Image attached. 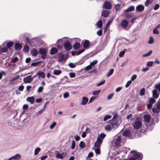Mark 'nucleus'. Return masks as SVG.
Masks as SVG:
<instances>
[{"label":"nucleus","instance_id":"f257e3e1","mask_svg":"<svg viewBox=\"0 0 160 160\" xmlns=\"http://www.w3.org/2000/svg\"><path fill=\"white\" fill-rule=\"evenodd\" d=\"M125 141V139L123 138V137L120 136H118L115 137L114 142L116 146L118 147L123 145Z\"/></svg>","mask_w":160,"mask_h":160},{"label":"nucleus","instance_id":"f03ea898","mask_svg":"<svg viewBox=\"0 0 160 160\" xmlns=\"http://www.w3.org/2000/svg\"><path fill=\"white\" fill-rule=\"evenodd\" d=\"M131 153H133V157L129 158V160H141L142 158V155L140 152H138L135 150H132Z\"/></svg>","mask_w":160,"mask_h":160},{"label":"nucleus","instance_id":"7ed1b4c3","mask_svg":"<svg viewBox=\"0 0 160 160\" xmlns=\"http://www.w3.org/2000/svg\"><path fill=\"white\" fill-rule=\"evenodd\" d=\"M48 51L47 48H40L39 49V53L41 55L42 58L45 59L46 58V54Z\"/></svg>","mask_w":160,"mask_h":160},{"label":"nucleus","instance_id":"20e7f679","mask_svg":"<svg viewBox=\"0 0 160 160\" xmlns=\"http://www.w3.org/2000/svg\"><path fill=\"white\" fill-rule=\"evenodd\" d=\"M116 123L114 122H109V124L108 125L105 127V130L108 131H111L112 129L116 127H118Z\"/></svg>","mask_w":160,"mask_h":160},{"label":"nucleus","instance_id":"39448f33","mask_svg":"<svg viewBox=\"0 0 160 160\" xmlns=\"http://www.w3.org/2000/svg\"><path fill=\"white\" fill-rule=\"evenodd\" d=\"M67 153L66 152H63L60 153L58 151H57L56 152L55 157L58 159H62L67 155Z\"/></svg>","mask_w":160,"mask_h":160},{"label":"nucleus","instance_id":"423d86ee","mask_svg":"<svg viewBox=\"0 0 160 160\" xmlns=\"http://www.w3.org/2000/svg\"><path fill=\"white\" fill-rule=\"evenodd\" d=\"M141 122L139 120H136L133 123V126L134 128L135 129H138L142 126Z\"/></svg>","mask_w":160,"mask_h":160},{"label":"nucleus","instance_id":"0eeeda50","mask_svg":"<svg viewBox=\"0 0 160 160\" xmlns=\"http://www.w3.org/2000/svg\"><path fill=\"white\" fill-rule=\"evenodd\" d=\"M102 139L100 138L99 137H98L97 138V140L94 143V147L95 148H98L102 143Z\"/></svg>","mask_w":160,"mask_h":160},{"label":"nucleus","instance_id":"6e6552de","mask_svg":"<svg viewBox=\"0 0 160 160\" xmlns=\"http://www.w3.org/2000/svg\"><path fill=\"white\" fill-rule=\"evenodd\" d=\"M64 45L65 49L67 50H70L72 48V46L71 43L68 41H67L64 42Z\"/></svg>","mask_w":160,"mask_h":160},{"label":"nucleus","instance_id":"1a4fd4ad","mask_svg":"<svg viewBox=\"0 0 160 160\" xmlns=\"http://www.w3.org/2000/svg\"><path fill=\"white\" fill-rule=\"evenodd\" d=\"M21 158V156L19 154H17L15 155L8 158V160H11L12 159L13 160H19Z\"/></svg>","mask_w":160,"mask_h":160},{"label":"nucleus","instance_id":"9d476101","mask_svg":"<svg viewBox=\"0 0 160 160\" xmlns=\"http://www.w3.org/2000/svg\"><path fill=\"white\" fill-rule=\"evenodd\" d=\"M82 45L83 48L85 49L88 48L89 45V41L87 40H85L82 41Z\"/></svg>","mask_w":160,"mask_h":160},{"label":"nucleus","instance_id":"9b49d317","mask_svg":"<svg viewBox=\"0 0 160 160\" xmlns=\"http://www.w3.org/2000/svg\"><path fill=\"white\" fill-rule=\"evenodd\" d=\"M31 76H28L23 79V82L25 83H30L32 81V78H31Z\"/></svg>","mask_w":160,"mask_h":160},{"label":"nucleus","instance_id":"f8f14e48","mask_svg":"<svg viewBox=\"0 0 160 160\" xmlns=\"http://www.w3.org/2000/svg\"><path fill=\"white\" fill-rule=\"evenodd\" d=\"M128 25V22L126 20H123L121 21V26L123 29L126 28Z\"/></svg>","mask_w":160,"mask_h":160},{"label":"nucleus","instance_id":"ddd939ff","mask_svg":"<svg viewBox=\"0 0 160 160\" xmlns=\"http://www.w3.org/2000/svg\"><path fill=\"white\" fill-rule=\"evenodd\" d=\"M144 8V6L142 4L139 5L136 7V10L140 12L143 11Z\"/></svg>","mask_w":160,"mask_h":160},{"label":"nucleus","instance_id":"4468645a","mask_svg":"<svg viewBox=\"0 0 160 160\" xmlns=\"http://www.w3.org/2000/svg\"><path fill=\"white\" fill-rule=\"evenodd\" d=\"M104 7L108 9H109L111 8V3L108 2H105L104 4Z\"/></svg>","mask_w":160,"mask_h":160},{"label":"nucleus","instance_id":"2eb2a0df","mask_svg":"<svg viewBox=\"0 0 160 160\" xmlns=\"http://www.w3.org/2000/svg\"><path fill=\"white\" fill-rule=\"evenodd\" d=\"M37 75L39 76V78L41 77L42 78H44L45 77V74L41 71H38L37 73Z\"/></svg>","mask_w":160,"mask_h":160},{"label":"nucleus","instance_id":"dca6fc26","mask_svg":"<svg viewBox=\"0 0 160 160\" xmlns=\"http://www.w3.org/2000/svg\"><path fill=\"white\" fill-rule=\"evenodd\" d=\"M144 120L147 122H149L151 119V117L149 114H145L143 117Z\"/></svg>","mask_w":160,"mask_h":160},{"label":"nucleus","instance_id":"f3484780","mask_svg":"<svg viewBox=\"0 0 160 160\" xmlns=\"http://www.w3.org/2000/svg\"><path fill=\"white\" fill-rule=\"evenodd\" d=\"M67 55L61 54L59 56V61L60 62H62L65 60L67 58Z\"/></svg>","mask_w":160,"mask_h":160},{"label":"nucleus","instance_id":"a211bd4d","mask_svg":"<svg viewBox=\"0 0 160 160\" xmlns=\"http://www.w3.org/2000/svg\"><path fill=\"white\" fill-rule=\"evenodd\" d=\"M88 99L86 97H83L82 98V100L81 104L84 105H86L88 101Z\"/></svg>","mask_w":160,"mask_h":160},{"label":"nucleus","instance_id":"6ab92c4d","mask_svg":"<svg viewBox=\"0 0 160 160\" xmlns=\"http://www.w3.org/2000/svg\"><path fill=\"white\" fill-rule=\"evenodd\" d=\"M26 100L32 104L34 102V98L33 97H29L27 98Z\"/></svg>","mask_w":160,"mask_h":160},{"label":"nucleus","instance_id":"aec40b11","mask_svg":"<svg viewBox=\"0 0 160 160\" xmlns=\"http://www.w3.org/2000/svg\"><path fill=\"white\" fill-rule=\"evenodd\" d=\"M109 12L108 10H103L102 12V15L104 17H108V16Z\"/></svg>","mask_w":160,"mask_h":160},{"label":"nucleus","instance_id":"412c9836","mask_svg":"<svg viewBox=\"0 0 160 160\" xmlns=\"http://www.w3.org/2000/svg\"><path fill=\"white\" fill-rule=\"evenodd\" d=\"M58 52V49L55 48H52L50 50V54L51 55L54 54Z\"/></svg>","mask_w":160,"mask_h":160},{"label":"nucleus","instance_id":"4be33fe9","mask_svg":"<svg viewBox=\"0 0 160 160\" xmlns=\"http://www.w3.org/2000/svg\"><path fill=\"white\" fill-rule=\"evenodd\" d=\"M157 92L158 91L156 89L153 90L152 91L153 96L156 98H157L158 97Z\"/></svg>","mask_w":160,"mask_h":160},{"label":"nucleus","instance_id":"5701e85b","mask_svg":"<svg viewBox=\"0 0 160 160\" xmlns=\"http://www.w3.org/2000/svg\"><path fill=\"white\" fill-rule=\"evenodd\" d=\"M134 8H135L134 6H130L127 9H126L125 10V12H131V11H133L134 9Z\"/></svg>","mask_w":160,"mask_h":160},{"label":"nucleus","instance_id":"b1692460","mask_svg":"<svg viewBox=\"0 0 160 160\" xmlns=\"http://www.w3.org/2000/svg\"><path fill=\"white\" fill-rule=\"evenodd\" d=\"M22 47V45L18 43H17L15 44V49L16 50H20Z\"/></svg>","mask_w":160,"mask_h":160},{"label":"nucleus","instance_id":"393cba45","mask_svg":"<svg viewBox=\"0 0 160 160\" xmlns=\"http://www.w3.org/2000/svg\"><path fill=\"white\" fill-rule=\"evenodd\" d=\"M116 116L115 115H114L112 119L109 122H114V123H116L117 124V125L118 126L117 121L116 119Z\"/></svg>","mask_w":160,"mask_h":160},{"label":"nucleus","instance_id":"a878e982","mask_svg":"<svg viewBox=\"0 0 160 160\" xmlns=\"http://www.w3.org/2000/svg\"><path fill=\"white\" fill-rule=\"evenodd\" d=\"M31 53L33 56H35L37 55L38 52L35 49L33 48L32 49Z\"/></svg>","mask_w":160,"mask_h":160},{"label":"nucleus","instance_id":"bb28decb","mask_svg":"<svg viewBox=\"0 0 160 160\" xmlns=\"http://www.w3.org/2000/svg\"><path fill=\"white\" fill-rule=\"evenodd\" d=\"M80 47V44L79 43L76 42L73 45V48L75 49H78Z\"/></svg>","mask_w":160,"mask_h":160},{"label":"nucleus","instance_id":"cd10ccee","mask_svg":"<svg viewBox=\"0 0 160 160\" xmlns=\"http://www.w3.org/2000/svg\"><path fill=\"white\" fill-rule=\"evenodd\" d=\"M130 134V131L129 130H127L123 132V135L125 137H128Z\"/></svg>","mask_w":160,"mask_h":160},{"label":"nucleus","instance_id":"c85d7f7f","mask_svg":"<svg viewBox=\"0 0 160 160\" xmlns=\"http://www.w3.org/2000/svg\"><path fill=\"white\" fill-rule=\"evenodd\" d=\"M61 73V71L60 70H55L53 71V74L55 75H58Z\"/></svg>","mask_w":160,"mask_h":160},{"label":"nucleus","instance_id":"c756f323","mask_svg":"<svg viewBox=\"0 0 160 160\" xmlns=\"http://www.w3.org/2000/svg\"><path fill=\"white\" fill-rule=\"evenodd\" d=\"M97 26L100 28H102V23L101 20L99 21L96 23Z\"/></svg>","mask_w":160,"mask_h":160},{"label":"nucleus","instance_id":"7c9ffc66","mask_svg":"<svg viewBox=\"0 0 160 160\" xmlns=\"http://www.w3.org/2000/svg\"><path fill=\"white\" fill-rule=\"evenodd\" d=\"M41 149L39 148H37L34 150V154L35 155H37L39 152L40 151Z\"/></svg>","mask_w":160,"mask_h":160},{"label":"nucleus","instance_id":"2f4dec72","mask_svg":"<svg viewBox=\"0 0 160 160\" xmlns=\"http://www.w3.org/2000/svg\"><path fill=\"white\" fill-rule=\"evenodd\" d=\"M13 44V43L12 42V41L9 42L7 43V47L8 48H10L11 47H12V46Z\"/></svg>","mask_w":160,"mask_h":160},{"label":"nucleus","instance_id":"473e14b6","mask_svg":"<svg viewBox=\"0 0 160 160\" xmlns=\"http://www.w3.org/2000/svg\"><path fill=\"white\" fill-rule=\"evenodd\" d=\"M152 0H147L144 3L145 5L146 6H148L149 4L150 3H152Z\"/></svg>","mask_w":160,"mask_h":160},{"label":"nucleus","instance_id":"72a5a7b5","mask_svg":"<svg viewBox=\"0 0 160 160\" xmlns=\"http://www.w3.org/2000/svg\"><path fill=\"white\" fill-rule=\"evenodd\" d=\"M111 118H112V116L111 115H106L104 117L103 120L104 121H106L107 120Z\"/></svg>","mask_w":160,"mask_h":160},{"label":"nucleus","instance_id":"f704fd0d","mask_svg":"<svg viewBox=\"0 0 160 160\" xmlns=\"http://www.w3.org/2000/svg\"><path fill=\"white\" fill-rule=\"evenodd\" d=\"M114 69L113 68L111 69L109 71V72L107 74V76L108 77L111 76L113 73Z\"/></svg>","mask_w":160,"mask_h":160},{"label":"nucleus","instance_id":"c9c22d12","mask_svg":"<svg viewBox=\"0 0 160 160\" xmlns=\"http://www.w3.org/2000/svg\"><path fill=\"white\" fill-rule=\"evenodd\" d=\"M79 146L80 147L82 148H83L85 147V144L83 141H82L80 142Z\"/></svg>","mask_w":160,"mask_h":160},{"label":"nucleus","instance_id":"e433bc0d","mask_svg":"<svg viewBox=\"0 0 160 160\" xmlns=\"http://www.w3.org/2000/svg\"><path fill=\"white\" fill-rule=\"evenodd\" d=\"M154 42V39L152 36H150L149 38V41H148V43L149 44H152Z\"/></svg>","mask_w":160,"mask_h":160},{"label":"nucleus","instance_id":"4c0bfd02","mask_svg":"<svg viewBox=\"0 0 160 160\" xmlns=\"http://www.w3.org/2000/svg\"><path fill=\"white\" fill-rule=\"evenodd\" d=\"M127 51V49H125L123 51L121 52L119 54V57H122L126 51Z\"/></svg>","mask_w":160,"mask_h":160},{"label":"nucleus","instance_id":"58836bf2","mask_svg":"<svg viewBox=\"0 0 160 160\" xmlns=\"http://www.w3.org/2000/svg\"><path fill=\"white\" fill-rule=\"evenodd\" d=\"M152 52V50H150L148 52L143 55V57H145L149 56L151 55Z\"/></svg>","mask_w":160,"mask_h":160},{"label":"nucleus","instance_id":"ea45409f","mask_svg":"<svg viewBox=\"0 0 160 160\" xmlns=\"http://www.w3.org/2000/svg\"><path fill=\"white\" fill-rule=\"evenodd\" d=\"M145 88H142L140 91V94L141 96H143L145 94Z\"/></svg>","mask_w":160,"mask_h":160},{"label":"nucleus","instance_id":"a19ab883","mask_svg":"<svg viewBox=\"0 0 160 160\" xmlns=\"http://www.w3.org/2000/svg\"><path fill=\"white\" fill-rule=\"evenodd\" d=\"M56 125V122H53L49 126V128L51 129H53Z\"/></svg>","mask_w":160,"mask_h":160},{"label":"nucleus","instance_id":"79ce46f5","mask_svg":"<svg viewBox=\"0 0 160 160\" xmlns=\"http://www.w3.org/2000/svg\"><path fill=\"white\" fill-rule=\"evenodd\" d=\"M113 18H112L111 20H109L108 21V23H107L106 26V29H107V28L109 26L111 23L112 22V21L113 20Z\"/></svg>","mask_w":160,"mask_h":160},{"label":"nucleus","instance_id":"37998d69","mask_svg":"<svg viewBox=\"0 0 160 160\" xmlns=\"http://www.w3.org/2000/svg\"><path fill=\"white\" fill-rule=\"evenodd\" d=\"M154 62L152 61L148 62L147 63V66L148 67H151L153 65Z\"/></svg>","mask_w":160,"mask_h":160},{"label":"nucleus","instance_id":"c03bdc74","mask_svg":"<svg viewBox=\"0 0 160 160\" xmlns=\"http://www.w3.org/2000/svg\"><path fill=\"white\" fill-rule=\"evenodd\" d=\"M43 87L42 86L39 87L37 90V92L38 93L41 92L43 89Z\"/></svg>","mask_w":160,"mask_h":160},{"label":"nucleus","instance_id":"a18cd8bd","mask_svg":"<svg viewBox=\"0 0 160 160\" xmlns=\"http://www.w3.org/2000/svg\"><path fill=\"white\" fill-rule=\"evenodd\" d=\"M105 82H106V80H104L102 81H101V82H100L99 83H98L97 84V86H101V85L104 84L105 83Z\"/></svg>","mask_w":160,"mask_h":160},{"label":"nucleus","instance_id":"49530a36","mask_svg":"<svg viewBox=\"0 0 160 160\" xmlns=\"http://www.w3.org/2000/svg\"><path fill=\"white\" fill-rule=\"evenodd\" d=\"M157 28H155L153 30V32L154 34H158L159 33V31L157 30Z\"/></svg>","mask_w":160,"mask_h":160},{"label":"nucleus","instance_id":"de8ad7c7","mask_svg":"<svg viewBox=\"0 0 160 160\" xmlns=\"http://www.w3.org/2000/svg\"><path fill=\"white\" fill-rule=\"evenodd\" d=\"M92 66L90 64L88 66L85 67L84 68V70H91L92 68Z\"/></svg>","mask_w":160,"mask_h":160},{"label":"nucleus","instance_id":"09e8293b","mask_svg":"<svg viewBox=\"0 0 160 160\" xmlns=\"http://www.w3.org/2000/svg\"><path fill=\"white\" fill-rule=\"evenodd\" d=\"M19 77V75H18L16 76V77H14L13 78H12V79L10 80V82H12L15 80H17V79H18Z\"/></svg>","mask_w":160,"mask_h":160},{"label":"nucleus","instance_id":"8fccbe9b","mask_svg":"<svg viewBox=\"0 0 160 160\" xmlns=\"http://www.w3.org/2000/svg\"><path fill=\"white\" fill-rule=\"evenodd\" d=\"M75 146V142L74 140L72 141L71 149H73L74 148Z\"/></svg>","mask_w":160,"mask_h":160},{"label":"nucleus","instance_id":"3c124183","mask_svg":"<svg viewBox=\"0 0 160 160\" xmlns=\"http://www.w3.org/2000/svg\"><path fill=\"white\" fill-rule=\"evenodd\" d=\"M69 94L68 92H65L63 95V97L64 98H66L69 97Z\"/></svg>","mask_w":160,"mask_h":160},{"label":"nucleus","instance_id":"603ef678","mask_svg":"<svg viewBox=\"0 0 160 160\" xmlns=\"http://www.w3.org/2000/svg\"><path fill=\"white\" fill-rule=\"evenodd\" d=\"M114 94L113 93H111L107 97V99L108 100H109L111 99L113 96Z\"/></svg>","mask_w":160,"mask_h":160},{"label":"nucleus","instance_id":"864d4df0","mask_svg":"<svg viewBox=\"0 0 160 160\" xmlns=\"http://www.w3.org/2000/svg\"><path fill=\"white\" fill-rule=\"evenodd\" d=\"M100 90L95 91L93 92V94L95 96H97L98 94L99 93Z\"/></svg>","mask_w":160,"mask_h":160},{"label":"nucleus","instance_id":"5fc2aeb1","mask_svg":"<svg viewBox=\"0 0 160 160\" xmlns=\"http://www.w3.org/2000/svg\"><path fill=\"white\" fill-rule=\"evenodd\" d=\"M29 51V48L28 46H24L23 49V51L25 52H28Z\"/></svg>","mask_w":160,"mask_h":160},{"label":"nucleus","instance_id":"6e6d98bb","mask_svg":"<svg viewBox=\"0 0 160 160\" xmlns=\"http://www.w3.org/2000/svg\"><path fill=\"white\" fill-rule=\"evenodd\" d=\"M97 62V60H95L92 62H90V65L92 67L95 65Z\"/></svg>","mask_w":160,"mask_h":160},{"label":"nucleus","instance_id":"4d7b16f0","mask_svg":"<svg viewBox=\"0 0 160 160\" xmlns=\"http://www.w3.org/2000/svg\"><path fill=\"white\" fill-rule=\"evenodd\" d=\"M7 50L8 49L6 47L3 48L1 49V51L3 52H7Z\"/></svg>","mask_w":160,"mask_h":160},{"label":"nucleus","instance_id":"13d9d810","mask_svg":"<svg viewBox=\"0 0 160 160\" xmlns=\"http://www.w3.org/2000/svg\"><path fill=\"white\" fill-rule=\"evenodd\" d=\"M85 50L84 49H82L81 50H79L77 52V55H79L84 52Z\"/></svg>","mask_w":160,"mask_h":160},{"label":"nucleus","instance_id":"bf43d9fd","mask_svg":"<svg viewBox=\"0 0 160 160\" xmlns=\"http://www.w3.org/2000/svg\"><path fill=\"white\" fill-rule=\"evenodd\" d=\"M155 99L154 98H151L150 99L149 102L150 103L152 104L155 102Z\"/></svg>","mask_w":160,"mask_h":160},{"label":"nucleus","instance_id":"052dcab7","mask_svg":"<svg viewBox=\"0 0 160 160\" xmlns=\"http://www.w3.org/2000/svg\"><path fill=\"white\" fill-rule=\"evenodd\" d=\"M68 66L70 67H71L72 68H74L75 67V64L72 62L69 63L68 64Z\"/></svg>","mask_w":160,"mask_h":160},{"label":"nucleus","instance_id":"680f3d73","mask_svg":"<svg viewBox=\"0 0 160 160\" xmlns=\"http://www.w3.org/2000/svg\"><path fill=\"white\" fill-rule=\"evenodd\" d=\"M137 78V76L136 74H134L131 77V80L132 81H134Z\"/></svg>","mask_w":160,"mask_h":160},{"label":"nucleus","instance_id":"e2e57ef3","mask_svg":"<svg viewBox=\"0 0 160 160\" xmlns=\"http://www.w3.org/2000/svg\"><path fill=\"white\" fill-rule=\"evenodd\" d=\"M18 59V58L17 57H15L14 58H12L11 60V61L12 62H16Z\"/></svg>","mask_w":160,"mask_h":160},{"label":"nucleus","instance_id":"0e129e2a","mask_svg":"<svg viewBox=\"0 0 160 160\" xmlns=\"http://www.w3.org/2000/svg\"><path fill=\"white\" fill-rule=\"evenodd\" d=\"M132 83V81L131 80H129L128 81L126 84L125 85V87L126 88L128 87L129 85L131 83Z\"/></svg>","mask_w":160,"mask_h":160},{"label":"nucleus","instance_id":"69168bd1","mask_svg":"<svg viewBox=\"0 0 160 160\" xmlns=\"http://www.w3.org/2000/svg\"><path fill=\"white\" fill-rule=\"evenodd\" d=\"M106 136V135L104 133H101L100 134V135L98 137H99L100 138H102V139L104 138Z\"/></svg>","mask_w":160,"mask_h":160},{"label":"nucleus","instance_id":"338daca9","mask_svg":"<svg viewBox=\"0 0 160 160\" xmlns=\"http://www.w3.org/2000/svg\"><path fill=\"white\" fill-rule=\"evenodd\" d=\"M69 75L70 77L71 78H74L76 76L75 74L73 72L69 73Z\"/></svg>","mask_w":160,"mask_h":160},{"label":"nucleus","instance_id":"774afa93","mask_svg":"<svg viewBox=\"0 0 160 160\" xmlns=\"http://www.w3.org/2000/svg\"><path fill=\"white\" fill-rule=\"evenodd\" d=\"M127 118L128 120L129 119H130V120H132V114H130L129 115H128V116L127 117Z\"/></svg>","mask_w":160,"mask_h":160}]
</instances>
